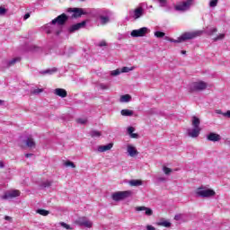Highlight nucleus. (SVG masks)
<instances>
[{"mask_svg": "<svg viewBox=\"0 0 230 230\" xmlns=\"http://www.w3.org/2000/svg\"><path fill=\"white\" fill-rule=\"evenodd\" d=\"M43 92H44V89L37 88V89L31 90V94L37 95V94H40V93H43Z\"/></svg>", "mask_w": 230, "mask_h": 230, "instance_id": "nucleus-33", "label": "nucleus"}, {"mask_svg": "<svg viewBox=\"0 0 230 230\" xmlns=\"http://www.w3.org/2000/svg\"><path fill=\"white\" fill-rule=\"evenodd\" d=\"M87 21H83L79 23H75L68 28L69 33H75V31H78V30H82L84 26H86Z\"/></svg>", "mask_w": 230, "mask_h": 230, "instance_id": "nucleus-11", "label": "nucleus"}, {"mask_svg": "<svg viewBox=\"0 0 230 230\" xmlns=\"http://www.w3.org/2000/svg\"><path fill=\"white\" fill-rule=\"evenodd\" d=\"M172 11V7H166L165 12H171Z\"/></svg>", "mask_w": 230, "mask_h": 230, "instance_id": "nucleus-55", "label": "nucleus"}, {"mask_svg": "<svg viewBox=\"0 0 230 230\" xmlns=\"http://www.w3.org/2000/svg\"><path fill=\"white\" fill-rule=\"evenodd\" d=\"M128 155H130V157H136V155H137L139 152H137V149H136V147L129 145L128 146Z\"/></svg>", "mask_w": 230, "mask_h": 230, "instance_id": "nucleus-18", "label": "nucleus"}, {"mask_svg": "<svg viewBox=\"0 0 230 230\" xmlns=\"http://www.w3.org/2000/svg\"><path fill=\"white\" fill-rule=\"evenodd\" d=\"M130 137H132L133 139H137V137H139V135L137 133H131Z\"/></svg>", "mask_w": 230, "mask_h": 230, "instance_id": "nucleus-49", "label": "nucleus"}, {"mask_svg": "<svg viewBox=\"0 0 230 230\" xmlns=\"http://www.w3.org/2000/svg\"><path fill=\"white\" fill-rule=\"evenodd\" d=\"M148 31H150V30H148V28L146 27H142L140 29L137 30H133L130 33L131 37H145V35H146V33H148Z\"/></svg>", "mask_w": 230, "mask_h": 230, "instance_id": "nucleus-10", "label": "nucleus"}, {"mask_svg": "<svg viewBox=\"0 0 230 230\" xmlns=\"http://www.w3.org/2000/svg\"><path fill=\"white\" fill-rule=\"evenodd\" d=\"M120 74H121V71L119 69L113 70L111 73V76H118V75H120Z\"/></svg>", "mask_w": 230, "mask_h": 230, "instance_id": "nucleus-42", "label": "nucleus"}, {"mask_svg": "<svg viewBox=\"0 0 230 230\" xmlns=\"http://www.w3.org/2000/svg\"><path fill=\"white\" fill-rule=\"evenodd\" d=\"M4 13H6V8L0 7V15H4Z\"/></svg>", "mask_w": 230, "mask_h": 230, "instance_id": "nucleus-48", "label": "nucleus"}, {"mask_svg": "<svg viewBox=\"0 0 230 230\" xmlns=\"http://www.w3.org/2000/svg\"><path fill=\"white\" fill-rule=\"evenodd\" d=\"M19 195H21V191H19L18 190H9L4 193V195L3 196V199H15V197H19Z\"/></svg>", "mask_w": 230, "mask_h": 230, "instance_id": "nucleus-12", "label": "nucleus"}, {"mask_svg": "<svg viewBox=\"0 0 230 230\" xmlns=\"http://www.w3.org/2000/svg\"><path fill=\"white\" fill-rule=\"evenodd\" d=\"M36 213H38L39 215H41L42 217H48V215H49V211L42 208L37 209Z\"/></svg>", "mask_w": 230, "mask_h": 230, "instance_id": "nucleus-28", "label": "nucleus"}, {"mask_svg": "<svg viewBox=\"0 0 230 230\" xmlns=\"http://www.w3.org/2000/svg\"><path fill=\"white\" fill-rule=\"evenodd\" d=\"M158 226H163L164 227H172V223H170L169 221H164L160 222Z\"/></svg>", "mask_w": 230, "mask_h": 230, "instance_id": "nucleus-35", "label": "nucleus"}, {"mask_svg": "<svg viewBox=\"0 0 230 230\" xmlns=\"http://www.w3.org/2000/svg\"><path fill=\"white\" fill-rule=\"evenodd\" d=\"M132 196V190H125V191H119L112 194L111 198L112 200L115 202H119V200H123L125 199H128V197Z\"/></svg>", "mask_w": 230, "mask_h": 230, "instance_id": "nucleus-5", "label": "nucleus"}, {"mask_svg": "<svg viewBox=\"0 0 230 230\" xmlns=\"http://www.w3.org/2000/svg\"><path fill=\"white\" fill-rule=\"evenodd\" d=\"M188 136H190V137H199V136H200V128L188 129Z\"/></svg>", "mask_w": 230, "mask_h": 230, "instance_id": "nucleus-16", "label": "nucleus"}, {"mask_svg": "<svg viewBox=\"0 0 230 230\" xmlns=\"http://www.w3.org/2000/svg\"><path fill=\"white\" fill-rule=\"evenodd\" d=\"M5 220H12V217L6 216V217H5Z\"/></svg>", "mask_w": 230, "mask_h": 230, "instance_id": "nucleus-58", "label": "nucleus"}, {"mask_svg": "<svg viewBox=\"0 0 230 230\" xmlns=\"http://www.w3.org/2000/svg\"><path fill=\"white\" fill-rule=\"evenodd\" d=\"M91 137L96 138V137H102V132L98 131L96 129H93L89 132Z\"/></svg>", "mask_w": 230, "mask_h": 230, "instance_id": "nucleus-25", "label": "nucleus"}, {"mask_svg": "<svg viewBox=\"0 0 230 230\" xmlns=\"http://www.w3.org/2000/svg\"><path fill=\"white\" fill-rule=\"evenodd\" d=\"M79 1L84 2V1H85V0H79Z\"/></svg>", "mask_w": 230, "mask_h": 230, "instance_id": "nucleus-61", "label": "nucleus"}, {"mask_svg": "<svg viewBox=\"0 0 230 230\" xmlns=\"http://www.w3.org/2000/svg\"><path fill=\"white\" fill-rule=\"evenodd\" d=\"M136 211H145V215H146V217H152L154 215V210H152V208L144 206L137 207Z\"/></svg>", "mask_w": 230, "mask_h": 230, "instance_id": "nucleus-15", "label": "nucleus"}, {"mask_svg": "<svg viewBox=\"0 0 230 230\" xmlns=\"http://www.w3.org/2000/svg\"><path fill=\"white\" fill-rule=\"evenodd\" d=\"M218 30L217 28H211L208 31V35H213V33H217Z\"/></svg>", "mask_w": 230, "mask_h": 230, "instance_id": "nucleus-44", "label": "nucleus"}, {"mask_svg": "<svg viewBox=\"0 0 230 230\" xmlns=\"http://www.w3.org/2000/svg\"><path fill=\"white\" fill-rule=\"evenodd\" d=\"M216 114H221L225 118H230V110H228L226 112H222V110H216Z\"/></svg>", "mask_w": 230, "mask_h": 230, "instance_id": "nucleus-27", "label": "nucleus"}, {"mask_svg": "<svg viewBox=\"0 0 230 230\" xmlns=\"http://www.w3.org/2000/svg\"><path fill=\"white\" fill-rule=\"evenodd\" d=\"M58 69L57 67H53V68H49L47 70H42L40 72V75H54V73H57Z\"/></svg>", "mask_w": 230, "mask_h": 230, "instance_id": "nucleus-20", "label": "nucleus"}, {"mask_svg": "<svg viewBox=\"0 0 230 230\" xmlns=\"http://www.w3.org/2000/svg\"><path fill=\"white\" fill-rule=\"evenodd\" d=\"M174 220H181V216L176 215V216L174 217Z\"/></svg>", "mask_w": 230, "mask_h": 230, "instance_id": "nucleus-53", "label": "nucleus"}, {"mask_svg": "<svg viewBox=\"0 0 230 230\" xmlns=\"http://www.w3.org/2000/svg\"><path fill=\"white\" fill-rule=\"evenodd\" d=\"M128 15L125 17V21H131V19H134V21H137V19H141L143 15H145V9H143V4H140L138 7H137L135 10H129Z\"/></svg>", "mask_w": 230, "mask_h": 230, "instance_id": "nucleus-2", "label": "nucleus"}, {"mask_svg": "<svg viewBox=\"0 0 230 230\" xmlns=\"http://www.w3.org/2000/svg\"><path fill=\"white\" fill-rule=\"evenodd\" d=\"M146 230H155V228L150 225L146 226Z\"/></svg>", "mask_w": 230, "mask_h": 230, "instance_id": "nucleus-52", "label": "nucleus"}, {"mask_svg": "<svg viewBox=\"0 0 230 230\" xmlns=\"http://www.w3.org/2000/svg\"><path fill=\"white\" fill-rule=\"evenodd\" d=\"M1 69H8L10 67L9 61L4 60L0 65Z\"/></svg>", "mask_w": 230, "mask_h": 230, "instance_id": "nucleus-31", "label": "nucleus"}, {"mask_svg": "<svg viewBox=\"0 0 230 230\" xmlns=\"http://www.w3.org/2000/svg\"><path fill=\"white\" fill-rule=\"evenodd\" d=\"M206 89H208V83L204 81L194 82L189 86L190 93H200V91H206Z\"/></svg>", "mask_w": 230, "mask_h": 230, "instance_id": "nucleus-4", "label": "nucleus"}, {"mask_svg": "<svg viewBox=\"0 0 230 230\" xmlns=\"http://www.w3.org/2000/svg\"><path fill=\"white\" fill-rule=\"evenodd\" d=\"M193 0H187L174 6V10L176 12H186L189 8H190Z\"/></svg>", "mask_w": 230, "mask_h": 230, "instance_id": "nucleus-7", "label": "nucleus"}, {"mask_svg": "<svg viewBox=\"0 0 230 230\" xmlns=\"http://www.w3.org/2000/svg\"><path fill=\"white\" fill-rule=\"evenodd\" d=\"M136 128L134 127H128V134H129V136H131V134H134Z\"/></svg>", "mask_w": 230, "mask_h": 230, "instance_id": "nucleus-46", "label": "nucleus"}, {"mask_svg": "<svg viewBox=\"0 0 230 230\" xmlns=\"http://www.w3.org/2000/svg\"><path fill=\"white\" fill-rule=\"evenodd\" d=\"M157 181H158V182H164V181H166V178H164V177H158Z\"/></svg>", "mask_w": 230, "mask_h": 230, "instance_id": "nucleus-50", "label": "nucleus"}, {"mask_svg": "<svg viewBox=\"0 0 230 230\" xmlns=\"http://www.w3.org/2000/svg\"><path fill=\"white\" fill-rule=\"evenodd\" d=\"M25 143L29 148H33V146H35V140H33V138L31 137L26 139Z\"/></svg>", "mask_w": 230, "mask_h": 230, "instance_id": "nucleus-26", "label": "nucleus"}, {"mask_svg": "<svg viewBox=\"0 0 230 230\" xmlns=\"http://www.w3.org/2000/svg\"><path fill=\"white\" fill-rule=\"evenodd\" d=\"M114 145L112 143L107 144L106 146H98V152H107L108 150H111Z\"/></svg>", "mask_w": 230, "mask_h": 230, "instance_id": "nucleus-19", "label": "nucleus"}, {"mask_svg": "<svg viewBox=\"0 0 230 230\" xmlns=\"http://www.w3.org/2000/svg\"><path fill=\"white\" fill-rule=\"evenodd\" d=\"M225 37H226V34H219L218 36L214 38V42H217L218 40H222L223 39H225Z\"/></svg>", "mask_w": 230, "mask_h": 230, "instance_id": "nucleus-39", "label": "nucleus"}, {"mask_svg": "<svg viewBox=\"0 0 230 230\" xmlns=\"http://www.w3.org/2000/svg\"><path fill=\"white\" fill-rule=\"evenodd\" d=\"M0 168H4V164H3V162H0Z\"/></svg>", "mask_w": 230, "mask_h": 230, "instance_id": "nucleus-56", "label": "nucleus"}, {"mask_svg": "<svg viewBox=\"0 0 230 230\" xmlns=\"http://www.w3.org/2000/svg\"><path fill=\"white\" fill-rule=\"evenodd\" d=\"M192 126L194 128H200V119L197 117L192 118Z\"/></svg>", "mask_w": 230, "mask_h": 230, "instance_id": "nucleus-23", "label": "nucleus"}, {"mask_svg": "<svg viewBox=\"0 0 230 230\" xmlns=\"http://www.w3.org/2000/svg\"><path fill=\"white\" fill-rule=\"evenodd\" d=\"M51 184H53V181L47 180L40 184V189L46 190L47 188H51Z\"/></svg>", "mask_w": 230, "mask_h": 230, "instance_id": "nucleus-22", "label": "nucleus"}, {"mask_svg": "<svg viewBox=\"0 0 230 230\" xmlns=\"http://www.w3.org/2000/svg\"><path fill=\"white\" fill-rule=\"evenodd\" d=\"M129 71H134V66H131V67L124 66L120 70V73H129Z\"/></svg>", "mask_w": 230, "mask_h": 230, "instance_id": "nucleus-32", "label": "nucleus"}, {"mask_svg": "<svg viewBox=\"0 0 230 230\" xmlns=\"http://www.w3.org/2000/svg\"><path fill=\"white\" fill-rule=\"evenodd\" d=\"M104 14H100L99 19L101 21V24L105 25L111 22V17L109 16V12L104 11Z\"/></svg>", "mask_w": 230, "mask_h": 230, "instance_id": "nucleus-13", "label": "nucleus"}, {"mask_svg": "<svg viewBox=\"0 0 230 230\" xmlns=\"http://www.w3.org/2000/svg\"><path fill=\"white\" fill-rule=\"evenodd\" d=\"M28 19H30V13H25L23 16V21H26Z\"/></svg>", "mask_w": 230, "mask_h": 230, "instance_id": "nucleus-51", "label": "nucleus"}, {"mask_svg": "<svg viewBox=\"0 0 230 230\" xmlns=\"http://www.w3.org/2000/svg\"><path fill=\"white\" fill-rule=\"evenodd\" d=\"M99 87L100 89H102V91H107L109 89V84H105L103 83H100L99 84Z\"/></svg>", "mask_w": 230, "mask_h": 230, "instance_id": "nucleus-37", "label": "nucleus"}, {"mask_svg": "<svg viewBox=\"0 0 230 230\" xmlns=\"http://www.w3.org/2000/svg\"><path fill=\"white\" fill-rule=\"evenodd\" d=\"M121 116H134V111L124 109L120 111Z\"/></svg>", "mask_w": 230, "mask_h": 230, "instance_id": "nucleus-24", "label": "nucleus"}, {"mask_svg": "<svg viewBox=\"0 0 230 230\" xmlns=\"http://www.w3.org/2000/svg\"><path fill=\"white\" fill-rule=\"evenodd\" d=\"M75 224L77 226H80L81 227H88V229H90V227H93V222L89 221V219H87V217H78L75 220Z\"/></svg>", "mask_w": 230, "mask_h": 230, "instance_id": "nucleus-8", "label": "nucleus"}, {"mask_svg": "<svg viewBox=\"0 0 230 230\" xmlns=\"http://www.w3.org/2000/svg\"><path fill=\"white\" fill-rule=\"evenodd\" d=\"M68 12H72V19H78L82 15H87V12L84 11L82 8L75 7L68 9Z\"/></svg>", "mask_w": 230, "mask_h": 230, "instance_id": "nucleus-9", "label": "nucleus"}, {"mask_svg": "<svg viewBox=\"0 0 230 230\" xmlns=\"http://www.w3.org/2000/svg\"><path fill=\"white\" fill-rule=\"evenodd\" d=\"M69 20V16L66 13L58 15L57 18L51 21L50 23L45 25L46 33H54L55 35H60L62 30H55V24L58 26H64L66 22Z\"/></svg>", "mask_w": 230, "mask_h": 230, "instance_id": "nucleus-1", "label": "nucleus"}, {"mask_svg": "<svg viewBox=\"0 0 230 230\" xmlns=\"http://www.w3.org/2000/svg\"><path fill=\"white\" fill-rule=\"evenodd\" d=\"M1 103H3V101H2V100H0V105H1Z\"/></svg>", "mask_w": 230, "mask_h": 230, "instance_id": "nucleus-60", "label": "nucleus"}, {"mask_svg": "<svg viewBox=\"0 0 230 230\" xmlns=\"http://www.w3.org/2000/svg\"><path fill=\"white\" fill-rule=\"evenodd\" d=\"M54 94H56V96H59L60 98H66L67 96V91H66L64 88H57L54 91Z\"/></svg>", "mask_w": 230, "mask_h": 230, "instance_id": "nucleus-17", "label": "nucleus"}, {"mask_svg": "<svg viewBox=\"0 0 230 230\" xmlns=\"http://www.w3.org/2000/svg\"><path fill=\"white\" fill-rule=\"evenodd\" d=\"M200 35V31L184 32L177 40L170 39V42L179 44L181 42H186V40H191Z\"/></svg>", "mask_w": 230, "mask_h": 230, "instance_id": "nucleus-3", "label": "nucleus"}, {"mask_svg": "<svg viewBox=\"0 0 230 230\" xmlns=\"http://www.w3.org/2000/svg\"><path fill=\"white\" fill-rule=\"evenodd\" d=\"M76 121L79 125H85L87 123V119H77Z\"/></svg>", "mask_w": 230, "mask_h": 230, "instance_id": "nucleus-43", "label": "nucleus"}, {"mask_svg": "<svg viewBox=\"0 0 230 230\" xmlns=\"http://www.w3.org/2000/svg\"><path fill=\"white\" fill-rule=\"evenodd\" d=\"M207 139L208 141H212L213 143H217V141H220L222 137H220V135L211 132L207 136Z\"/></svg>", "mask_w": 230, "mask_h": 230, "instance_id": "nucleus-14", "label": "nucleus"}, {"mask_svg": "<svg viewBox=\"0 0 230 230\" xmlns=\"http://www.w3.org/2000/svg\"><path fill=\"white\" fill-rule=\"evenodd\" d=\"M196 194L198 197L209 198V197H215L216 192L211 189L199 188L196 191Z\"/></svg>", "mask_w": 230, "mask_h": 230, "instance_id": "nucleus-6", "label": "nucleus"}, {"mask_svg": "<svg viewBox=\"0 0 230 230\" xmlns=\"http://www.w3.org/2000/svg\"><path fill=\"white\" fill-rule=\"evenodd\" d=\"M131 100L132 96H130V94H124L119 98L120 103H128V102H130Z\"/></svg>", "mask_w": 230, "mask_h": 230, "instance_id": "nucleus-21", "label": "nucleus"}, {"mask_svg": "<svg viewBox=\"0 0 230 230\" xmlns=\"http://www.w3.org/2000/svg\"><path fill=\"white\" fill-rule=\"evenodd\" d=\"M158 3L162 8L168 6V0H158Z\"/></svg>", "mask_w": 230, "mask_h": 230, "instance_id": "nucleus-34", "label": "nucleus"}, {"mask_svg": "<svg viewBox=\"0 0 230 230\" xmlns=\"http://www.w3.org/2000/svg\"><path fill=\"white\" fill-rule=\"evenodd\" d=\"M74 51H75V49H73V48L69 49V53H73Z\"/></svg>", "mask_w": 230, "mask_h": 230, "instance_id": "nucleus-57", "label": "nucleus"}, {"mask_svg": "<svg viewBox=\"0 0 230 230\" xmlns=\"http://www.w3.org/2000/svg\"><path fill=\"white\" fill-rule=\"evenodd\" d=\"M181 55H186V50H181Z\"/></svg>", "mask_w": 230, "mask_h": 230, "instance_id": "nucleus-59", "label": "nucleus"}, {"mask_svg": "<svg viewBox=\"0 0 230 230\" xmlns=\"http://www.w3.org/2000/svg\"><path fill=\"white\" fill-rule=\"evenodd\" d=\"M65 166H71V168H76V165L75 164V163H73L71 161H66L65 163Z\"/></svg>", "mask_w": 230, "mask_h": 230, "instance_id": "nucleus-41", "label": "nucleus"}, {"mask_svg": "<svg viewBox=\"0 0 230 230\" xmlns=\"http://www.w3.org/2000/svg\"><path fill=\"white\" fill-rule=\"evenodd\" d=\"M20 60H21V58H13V59L8 60L9 61V67L13 66V65H15Z\"/></svg>", "mask_w": 230, "mask_h": 230, "instance_id": "nucleus-30", "label": "nucleus"}, {"mask_svg": "<svg viewBox=\"0 0 230 230\" xmlns=\"http://www.w3.org/2000/svg\"><path fill=\"white\" fill-rule=\"evenodd\" d=\"M31 156H33V154H26V155H25V157H27V158H28V157H31Z\"/></svg>", "mask_w": 230, "mask_h": 230, "instance_id": "nucleus-54", "label": "nucleus"}, {"mask_svg": "<svg viewBox=\"0 0 230 230\" xmlns=\"http://www.w3.org/2000/svg\"><path fill=\"white\" fill-rule=\"evenodd\" d=\"M218 4V0H210L209 6L210 8H215Z\"/></svg>", "mask_w": 230, "mask_h": 230, "instance_id": "nucleus-38", "label": "nucleus"}, {"mask_svg": "<svg viewBox=\"0 0 230 230\" xmlns=\"http://www.w3.org/2000/svg\"><path fill=\"white\" fill-rule=\"evenodd\" d=\"M60 226H61L62 227H65V229H67V230L73 229V228H71V226H70L69 225H67V224H66V223H64V222H61V223H60Z\"/></svg>", "mask_w": 230, "mask_h": 230, "instance_id": "nucleus-45", "label": "nucleus"}, {"mask_svg": "<svg viewBox=\"0 0 230 230\" xmlns=\"http://www.w3.org/2000/svg\"><path fill=\"white\" fill-rule=\"evenodd\" d=\"M163 172L165 173V175H170V173L172 172V169L168 168L166 166L163 167Z\"/></svg>", "mask_w": 230, "mask_h": 230, "instance_id": "nucleus-40", "label": "nucleus"}, {"mask_svg": "<svg viewBox=\"0 0 230 230\" xmlns=\"http://www.w3.org/2000/svg\"><path fill=\"white\" fill-rule=\"evenodd\" d=\"M141 184H143V181H141L140 180H131V181H129V185L130 186H141Z\"/></svg>", "mask_w": 230, "mask_h": 230, "instance_id": "nucleus-29", "label": "nucleus"}, {"mask_svg": "<svg viewBox=\"0 0 230 230\" xmlns=\"http://www.w3.org/2000/svg\"><path fill=\"white\" fill-rule=\"evenodd\" d=\"M99 48H103L104 46H107V41L102 40L98 43Z\"/></svg>", "mask_w": 230, "mask_h": 230, "instance_id": "nucleus-47", "label": "nucleus"}, {"mask_svg": "<svg viewBox=\"0 0 230 230\" xmlns=\"http://www.w3.org/2000/svg\"><path fill=\"white\" fill-rule=\"evenodd\" d=\"M164 35L165 34L163 31H157L155 32V37H156L157 39H163V37H164Z\"/></svg>", "mask_w": 230, "mask_h": 230, "instance_id": "nucleus-36", "label": "nucleus"}]
</instances>
